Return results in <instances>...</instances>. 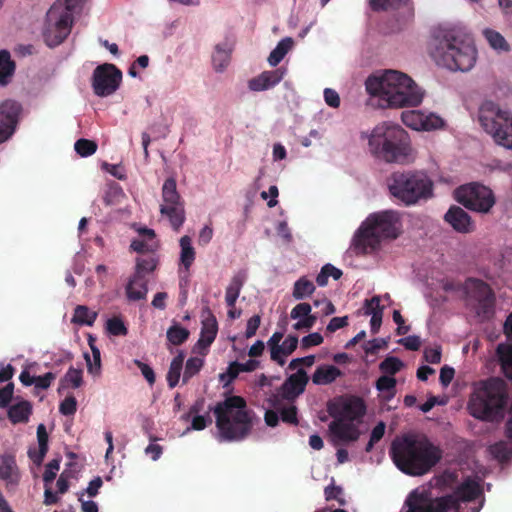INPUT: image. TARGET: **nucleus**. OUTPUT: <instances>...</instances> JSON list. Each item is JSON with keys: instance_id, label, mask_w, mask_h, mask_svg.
<instances>
[{"instance_id": "nucleus-57", "label": "nucleus", "mask_w": 512, "mask_h": 512, "mask_svg": "<svg viewBox=\"0 0 512 512\" xmlns=\"http://www.w3.org/2000/svg\"><path fill=\"white\" fill-rule=\"evenodd\" d=\"M323 343V337L320 333L314 332L307 336H304L301 340V347L308 349L312 346H318Z\"/></svg>"}, {"instance_id": "nucleus-48", "label": "nucleus", "mask_w": 512, "mask_h": 512, "mask_svg": "<svg viewBox=\"0 0 512 512\" xmlns=\"http://www.w3.org/2000/svg\"><path fill=\"white\" fill-rule=\"evenodd\" d=\"M403 367V362L397 357H387L379 365L383 373L394 375Z\"/></svg>"}, {"instance_id": "nucleus-34", "label": "nucleus", "mask_w": 512, "mask_h": 512, "mask_svg": "<svg viewBox=\"0 0 512 512\" xmlns=\"http://www.w3.org/2000/svg\"><path fill=\"white\" fill-rule=\"evenodd\" d=\"M15 71V63L7 50L0 51V85H7Z\"/></svg>"}, {"instance_id": "nucleus-6", "label": "nucleus", "mask_w": 512, "mask_h": 512, "mask_svg": "<svg viewBox=\"0 0 512 512\" xmlns=\"http://www.w3.org/2000/svg\"><path fill=\"white\" fill-rule=\"evenodd\" d=\"M507 399L505 382L491 377L473 384L467 408L474 418L492 422L503 417Z\"/></svg>"}, {"instance_id": "nucleus-9", "label": "nucleus", "mask_w": 512, "mask_h": 512, "mask_svg": "<svg viewBox=\"0 0 512 512\" xmlns=\"http://www.w3.org/2000/svg\"><path fill=\"white\" fill-rule=\"evenodd\" d=\"M390 195L405 206H413L433 196L434 183L423 171L393 172L387 179Z\"/></svg>"}, {"instance_id": "nucleus-7", "label": "nucleus", "mask_w": 512, "mask_h": 512, "mask_svg": "<svg viewBox=\"0 0 512 512\" xmlns=\"http://www.w3.org/2000/svg\"><path fill=\"white\" fill-rule=\"evenodd\" d=\"M402 223L399 212L386 210L373 213L362 223L353 238L357 253L375 250L382 239H395L401 233Z\"/></svg>"}, {"instance_id": "nucleus-29", "label": "nucleus", "mask_w": 512, "mask_h": 512, "mask_svg": "<svg viewBox=\"0 0 512 512\" xmlns=\"http://www.w3.org/2000/svg\"><path fill=\"white\" fill-rule=\"evenodd\" d=\"M342 375L340 369L333 365H321L312 375V382L316 385H328Z\"/></svg>"}, {"instance_id": "nucleus-28", "label": "nucleus", "mask_w": 512, "mask_h": 512, "mask_svg": "<svg viewBox=\"0 0 512 512\" xmlns=\"http://www.w3.org/2000/svg\"><path fill=\"white\" fill-rule=\"evenodd\" d=\"M247 274L245 271H238L233 275L229 285L226 288L225 302L229 308H234L240 295L241 289L246 282Z\"/></svg>"}, {"instance_id": "nucleus-8", "label": "nucleus", "mask_w": 512, "mask_h": 512, "mask_svg": "<svg viewBox=\"0 0 512 512\" xmlns=\"http://www.w3.org/2000/svg\"><path fill=\"white\" fill-rule=\"evenodd\" d=\"M476 54L475 46L455 35L453 31H446L438 36L431 53L438 66L461 72H467L474 67Z\"/></svg>"}, {"instance_id": "nucleus-60", "label": "nucleus", "mask_w": 512, "mask_h": 512, "mask_svg": "<svg viewBox=\"0 0 512 512\" xmlns=\"http://www.w3.org/2000/svg\"><path fill=\"white\" fill-rule=\"evenodd\" d=\"M398 343L403 345L407 350L417 351L421 346V339L419 336L410 335L405 338H401Z\"/></svg>"}, {"instance_id": "nucleus-21", "label": "nucleus", "mask_w": 512, "mask_h": 512, "mask_svg": "<svg viewBox=\"0 0 512 512\" xmlns=\"http://www.w3.org/2000/svg\"><path fill=\"white\" fill-rule=\"evenodd\" d=\"M202 317L203 320L200 338L198 339L196 346L199 348L201 353L206 354L207 349L214 342L217 336L218 323L209 307H205L203 309Z\"/></svg>"}, {"instance_id": "nucleus-43", "label": "nucleus", "mask_w": 512, "mask_h": 512, "mask_svg": "<svg viewBox=\"0 0 512 512\" xmlns=\"http://www.w3.org/2000/svg\"><path fill=\"white\" fill-rule=\"evenodd\" d=\"M283 336V332L276 331L267 342L270 349L271 359L277 362L280 366L285 364L284 358L280 356V342L283 339Z\"/></svg>"}, {"instance_id": "nucleus-10", "label": "nucleus", "mask_w": 512, "mask_h": 512, "mask_svg": "<svg viewBox=\"0 0 512 512\" xmlns=\"http://www.w3.org/2000/svg\"><path fill=\"white\" fill-rule=\"evenodd\" d=\"M84 0H56L46 14L43 37L49 47L61 44L70 34L73 12Z\"/></svg>"}, {"instance_id": "nucleus-26", "label": "nucleus", "mask_w": 512, "mask_h": 512, "mask_svg": "<svg viewBox=\"0 0 512 512\" xmlns=\"http://www.w3.org/2000/svg\"><path fill=\"white\" fill-rule=\"evenodd\" d=\"M284 77L281 69L264 71L248 82V87L252 91H264L275 87Z\"/></svg>"}, {"instance_id": "nucleus-52", "label": "nucleus", "mask_w": 512, "mask_h": 512, "mask_svg": "<svg viewBox=\"0 0 512 512\" xmlns=\"http://www.w3.org/2000/svg\"><path fill=\"white\" fill-rule=\"evenodd\" d=\"M298 345V337L295 335H288L283 343L280 345V356H288L292 354Z\"/></svg>"}, {"instance_id": "nucleus-16", "label": "nucleus", "mask_w": 512, "mask_h": 512, "mask_svg": "<svg viewBox=\"0 0 512 512\" xmlns=\"http://www.w3.org/2000/svg\"><path fill=\"white\" fill-rule=\"evenodd\" d=\"M14 395V384L9 382L0 389V408H7V417L13 424H26L29 422L33 407L28 400H19L10 405Z\"/></svg>"}, {"instance_id": "nucleus-5", "label": "nucleus", "mask_w": 512, "mask_h": 512, "mask_svg": "<svg viewBox=\"0 0 512 512\" xmlns=\"http://www.w3.org/2000/svg\"><path fill=\"white\" fill-rule=\"evenodd\" d=\"M216 418L219 436L224 441H241L253 427V412L247 409V403L241 396H229L218 402L212 409Z\"/></svg>"}, {"instance_id": "nucleus-63", "label": "nucleus", "mask_w": 512, "mask_h": 512, "mask_svg": "<svg viewBox=\"0 0 512 512\" xmlns=\"http://www.w3.org/2000/svg\"><path fill=\"white\" fill-rule=\"evenodd\" d=\"M324 99L326 104L332 108H338L340 106L339 94L331 88L324 90Z\"/></svg>"}, {"instance_id": "nucleus-47", "label": "nucleus", "mask_w": 512, "mask_h": 512, "mask_svg": "<svg viewBox=\"0 0 512 512\" xmlns=\"http://www.w3.org/2000/svg\"><path fill=\"white\" fill-rule=\"evenodd\" d=\"M74 148L80 156L88 157L96 152L97 144L95 141L81 138L75 142Z\"/></svg>"}, {"instance_id": "nucleus-42", "label": "nucleus", "mask_w": 512, "mask_h": 512, "mask_svg": "<svg viewBox=\"0 0 512 512\" xmlns=\"http://www.w3.org/2000/svg\"><path fill=\"white\" fill-rule=\"evenodd\" d=\"M158 265V259L154 254L148 257H140L136 260L135 274L145 276L152 273Z\"/></svg>"}, {"instance_id": "nucleus-58", "label": "nucleus", "mask_w": 512, "mask_h": 512, "mask_svg": "<svg viewBox=\"0 0 512 512\" xmlns=\"http://www.w3.org/2000/svg\"><path fill=\"white\" fill-rule=\"evenodd\" d=\"M211 423H212V419H211L209 413H207L206 415H195L192 418L191 428L193 430L200 431V430L205 429Z\"/></svg>"}, {"instance_id": "nucleus-37", "label": "nucleus", "mask_w": 512, "mask_h": 512, "mask_svg": "<svg viewBox=\"0 0 512 512\" xmlns=\"http://www.w3.org/2000/svg\"><path fill=\"white\" fill-rule=\"evenodd\" d=\"M315 289L314 283L306 276H302L294 283L292 296L296 300H302L311 296Z\"/></svg>"}, {"instance_id": "nucleus-17", "label": "nucleus", "mask_w": 512, "mask_h": 512, "mask_svg": "<svg viewBox=\"0 0 512 512\" xmlns=\"http://www.w3.org/2000/svg\"><path fill=\"white\" fill-rule=\"evenodd\" d=\"M328 412L334 419L354 422L355 420H360L365 415L366 405L362 398L350 396L339 403L329 404Z\"/></svg>"}, {"instance_id": "nucleus-41", "label": "nucleus", "mask_w": 512, "mask_h": 512, "mask_svg": "<svg viewBox=\"0 0 512 512\" xmlns=\"http://www.w3.org/2000/svg\"><path fill=\"white\" fill-rule=\"evenodd\" d=\"M484 36L486 40L488 41L489 45L495 49L500 50L504 52L510 51V45L504 38L502 34L499 32L493 30V29H486L484 31Z\"/></svg>"}, {"instance_id": "nucleus-24", "label": "nucleus", "mask_w": 512, "mask_h": 512, "mask_svg": "<svg viewBox=\"0 0 512 512\" xmlns=\"http://www.w3.org/2000/svg\"><path fill=\"white\" fill-rule=\"evenodd\" d=\"M139 238L133 239L130 248L137 253L155 254L160 244L153 229L141 227L137 229Z\"/></svg>"}, {"instance_id": "nucleus-62", "label": "nucleus", "mask_w": 512, "mask_h": 512, "mask_svg": "<svg viewBox=\"0 0 512 512\" xmlns=\"http://www.w3.org/2000/svg\"><path fill=\"white\" fill-rule=\"evenodd\" d=\"M365 314L371 315L370 320V326H371V333L376 334L378 333L381 323H382V316L383 312L382 309H378V311H365Z\"/></svg>"}, {"instance_id": "nucleus-11", "label": "nucleus", "mask_w": 512, "mask_h": 512, "mask_svg": "<svg viewBox=\"0 0 512 512\" xmlns=\"http://www.w3.org/2000/svg\"><path fill=\"white\" fill-rule=\"evenodd\" d=\"M478 118L497 145L512 150V112L502 110L492 101H485L479 108Z\"/></svg>"}, {"instance_id": "nucleus-35", "label": "nucleus", "mask_w": 512, "mask_h": 512, "mask_svg": "<svg viewBox=\"0 0 512 512\" xmlns=\"http://www.w3.org/2000/svg\"><path fill=\"white\" fill-rule=\"evenodd\" d=\"M48 438L49 437H48V433L46 431L45 425L44 424L38 425L37 440H38V444H39V451L37 453L29 451V456L33 460L34 463L40 464L43 461V459L48 451Z\"/></svg>"}, {"instance_id": "nucleus-22", "label": "nucleus", "mask_w": 512, "mask_h": 512, "mask_svg": "<svg viewBox=\"0 0 512 512\" xmlns=\"http://www.w3.org/2000/svg\"><path fill=\"white\" fill-rule=\"evenodd\" d=\"M444 221L453 230L461 234H469L475 230V223L471 216L461 207L452 205L444 215Z\"/></svg>"}, {"instance_id": "nucleus-61", "label": "nucleus", "mask_w": 512, "mask_h": 512, "mask_svg": "<svg viewBox=\"0 0 512 512\" xmlns=\"http://www.w3.org/2000/svg\"><path fill=\"white\" fill-rule=\"evenodd\" d=\"M135 365L140 369L142 375L147 380V382L150 385H153L155 383V373L153 369L146 363L140 361V360H134Z\"/></svg>"}, {"instance_id": "nucleus-45", "label": "nucleus", "mask_w": 512, "mask_h": 512, "mask_svg": "<svg viewBox=\"0 0 512 512\" xmlns=\"http://www.w3.org/2000/svg\"><path fill=\"white\" fill-rule=\"evenodd\" d=\"M188 337L189 330L180 325H173L167 330V339L173 345L183 344Z\"/></svg>"}, {"instance_id": "nucleus-54", "label": "nucleus", "mask_w": 512, "mask_h": 512, "mask_svg": "<svg viewBox=\"0 0 512 512\" xmlns=\"http://www.w3.org/2000/svg\"><path fill=\"white\" fill-rule=\"evenodd\" d=\"M240 372H241L240 363L237 361H234L229 364L226 373L220 374V380L221 381L226 380L227 384L231 383L232 381H234L237 378V376L239 375Z\"/></svg>"}, {"instance_id": "nucleus-19", "label": "nucleus", "mask_w": 512, "mask_h": 512, "mask_svg": "<svg viewBox=\"0 0 512 512\" xmlns=\"http://www.w3.org/2000/svg\"><path fill=\"white\" fill-rule=\"evenodd\" d=\"M308 381L309 377L306 371L302 368L298 369L297 372L291 374L284 381V383L277 390V393L273 395V406L277 405L279 398L288 401H294L305 391Z\"/></svg>"}, {"instance_id": "nucleus-51", "label": "nucleus", "mask_w": 512, "mask_h": 512, "mask_svg": "<svg viewBox=\"0 0 512 512\" xmlns=\"http://www.w3.org/2000/svg\"><path fill=\"white\" fill-rule=\"evenodd\" d=\"M77 411V400L73 395H68L59 405V412L64 416L74 415Z\"/></svg>"}, {"instance_id": "nucleus-59", "label": "nucleus", "mask_w": 512, "mask_h": 512, "mask_svg": "<svg viewBox=\"0 0 512 512\" xmlns=\"http://www.w3.org/2000/svg\"><path fill=\"white\" fill-rule=\"evenodd\" d=\"M396 386V379L390 376H380L376 381V388L379 391H391Z\"/></svg>"}, {"instance_id": "nucleus-30", "label": "nucleus", "mask_w": 512, "mask_h": 512, "mask_svg": "<svg viewBox=\"0 0 512 512\" xmlns=\"http://www.w3.org/2000/svg\"><path fill=\"white\" fill-rule=\"evenodd\" d=\"M232 48L227 43L217 44L212 55L214 69L222 72L229 64Z\"/></svg>"}, {"instance_id": "nucleus-18", "label": "nucleus", "mask_w": 512, "mask_h": 512, "mask_svg": "<svg viewBox=\"0 0 512 512\" xmlns=\"http://www.w3.org/2000/svg\"><path fill=\"white\" fill-rule=\"evenodd\" d=\"M21 113L22 105L15 100L7 99L0 104V144L14 134Z\"/></svg>"}, {"instance_id": "nucleus-38", "label": "nucleus", "mask_w": 512, "mask_h": 512, "mask_svg": "<svg viewBox=\"0 0 512 512\" xmlns=\"http://www.w3.org/2000/svg\"><path fill=\"white\" fill-rule=\"evenodd\" d=\"M293 46V40L290 37L282 39L277 46L272 50L268 57V62L271 66H277Z\"/></svg>"}, {"instance_id": "nucleus-23", "label": "nucleus", "mask_w": 512, "mask_h": 512, "mask_svg": "<svg viewBox=\"0 0 512 512\" xmlns=\"http://www.w3.org/2000/svg\"><path fill=\"white\" fill-rule=\"evenodd\" d=\"M0 479L5 482L8 492L14 491L20 481V473L15 457L9 454L0 455Z\"/></svg>"}, {"instance_id": "nucleus-2", "label": "nucleus", "mask_w": 512, "mask_h": 512, "mask_svg": "<svg viewBox=\"0 0 512 512\" xmlns=\"http://www.w3.org/2000/svg\"><path fill=\"white\" fill-rule=\"evenodd\" d=\"M366 90L370 95L379 97L383 108L416 107L424 97V90L412 78L396 70H388L379 77H369Z\"/></svg>"}, {"instance_id": "nucleus-3", "label": "nucleus", "mask_w": 512, "mask_h": 512, "mask_svg": "<svg viewBox=\"0 0 512 512\" xmlns=\"http://www.w3.org/2000/svg\"><path fill=\"white\" fill-rule=\"evenodd\" d=\"M390 455L400 471L411 476H421L441 460L442 451L426 437L404 435L392 442Z\"/></svg>"}, {"instance_id": "nucleus-64", "label": "nucleus", "mask_w": 512, "mask_h": 512, "mask_svg": "<svg viewBox=\"0 0 512 512\" xmlns=\"http://www.w3.org/2000/svg\"><path fill=\"white\" fill-rule=\"evenodd\" d=\"M260 323H261V317L259 315H254L247 321V326H246V331H245L246 338H251L256 334V332L260 326Z\"/></svg>"}, {"instance_id": "nucleus-13", "label": "nucleus", "mask_w": 512, "mask_h": 512, "mask_svg": "<svg viewBox=\"0 0 512 512\" xmlns=\"http://www.w3.org/2000/svg\"><path fill=\"white\" fill-rule=\"evenodd\" d=\"M162 199L164 203L160 206V212L168 217L173 229L178 231L185 221V211L174 178L165 180L162 186Z\"/></svg>"}, {"instance_id": "nucleus-33", "label": "nucleus", "mask_w": 512, "mask_h": 512, "mask_svg": "<svg viewBox=\"0 0 512 512\" xmlns=\"http://www.w3.org/2000/svg\"><path fill=\"white\" fill-rule=\"evenodd\" d=\"M185 355L184 352L180 351L178 355H176L171 363L168 370V373L166 375L167 384L169 388L173 389L177 386L179 383L180 377H181V371L183 369V363H184Z\"/></svg>"}, {"instance_id": "nucleus-32", "label": "nucleus", "mask_w": 512, "mask_h": 512, "mask_svg": "<svg viewBox=\"0 0 512 512\" xmlns=\"http://www.w3.org/2000/svg\"><path fill=\"white\" fill-rule=\"evenodd\" d=\"M98 313L86 305H77L74 308L71 322L81 326H92L96 321Z\"/></svg>"}, {"instance_id": "nucleus-31", "label": "nucleus", "mask_w": 512, "mask_h": 512, "mask_svg": "<svg viewBox=\"0 0 512 512\" xmlns=\"http://www.w3.org/2000/svg\"><path fill=\"white\" fill-rule=\"evenodd\" d=\"M496 354L504 375L512 380V344H499L496 349Z\"/></svg>"}, {"instance_id": "nucleus-12", "label": "nucleus", "mask_w": 512, "mask_h": 512, "mask_svg": "<svg viewBox=\"0 0 512 512\" xmlns=\"http://www.w3.org/2000/svg\"><path fill=\"white\" fill-rule=\"evenodd\" d=\"M455 200L468 210L487 214L496 203L493 191L480 183L461 185L454 192Z\"/></svg>"}, {"instance_id": "nucleus-40", "label": "nucleus", "mask_w": 512, "mask_h": 512, "mask_svg": "<svg viewBox=\"0 0 512 512\" xmlns=\"http://www.w3.org/2000/svg\"><path fill=\"white\" fill-rule=\"evenodd\" d=\"M83 384L82 370L70 367L64 377L60 381V392L62 388L71 386L72 388H79Z\"/></svg>"}, {"instance_id": "nucleus-14", "label": "nucleus", "mask_w": 512, "mask_h": 512, "mask_svg": "<svg viewBox=\"0 0 512 512\" xmlns=\"http://www.w3.org/2000/svg\"><path fill=\"white\" fill-rule=\"evenodd\" d=\"M466 294L477 302L476 313L483 319L494 314L495 295L491 287L480 279L470 278L465 284Z\"/></svg>"}, {"instance_id": "nucleus-15", "label": "nucleus", "mask_w": 512, "mask_h": 512, "mask_svg": "<svg viewBox=\"0 0 512 512\" xmlns=\"http://www.w3.org/2000/svg\"><path fill=\"white\" fill-rule=\"evenodd\" d=\"M121 81L122 72L120 69L114 64H101L93 72V91L99 97L109 96L119 88Z\"/></svg>"}, {"instance_id": "nucleus-4", "label": "nucleus", "mask_w": 512, "mask_h": 512, "mask_svg": "<svg viewBox=\"0 0 512 512\" xmlns=\"http://www.w3.org/2000/svg\"><path fill=\"white\" fill-rule=\"evenodd\" d=\"M368 146L374 157L386 163L407 164L414 159L408 133L390 122H382L373 128Z\"/></svg>"}, {"instance_id": "nucleus-56", "label": "nucleus", "mask_w": 512, "mask_h": 512, "mask_svg": "<svg viewBox=\"0 0 512 512\" xmlns=\"http://www.w3.org/2000/svg\"><path fill=\"white\" fill-rule=\"evenodd\" d=\"M56 374L53 372H47L42 376H35L34 385L36 388L46 390L51 386V383L55 380Z\"/></svg>"}, {"instance_id": "nucleus-20", "label": "nucleus", "mask_w": 512, "mask_h": 512, "mask_svg": "<svg viewBox=\"0 0 512 512\" xmlns=\"http://www.w3.org/2000/svg\"><path fill=\"white\" fill-rule=\"evenodd\" d=\"M401 120L407 126L414 130L430 131L441 128L444 121L434 113L425 114L420 110H407L401 113Z\"/></svg>"}, {"instance_id": "nucleus-55", "label": "nucleus", "mask_w": 512, "mask_h": 512, "mask_svg": "<svg viewBox=\"0 0 512 512\" xmlns=\"http://www.w3.org/2000/svg\"><path fill=\"white\" fill-rule=\"evenodd\" d=\"M280 415L283 422L293 425L298 424L296 406L291 405L289 407L282 408L280 411Z\"/></svg>"}, {"instance_id": "nucleus-49", "label": "nucleus", "mask_w": 512, "mask_h": 512, "mask_svg": "<svg viewBox=\"0 0 512 512\" xmlns=\"http://www.w3.org/2000/svg\"><path fill=\"white\" fill-rule=\"evenodd\" d=\"M60 458L52 459L45 467V471L43 473V481L45 486H48L53 482L56 478L57 472L60 469Z\"/></svg>"}, {"instance_id": "nucleus-50", "label": "nucleus", "mask_w": 512, "mask_h": 512, "mask_svg": "<svg viewBox=\"0 0 512 512\" xmlns=\"http://www.w3.org/2000/svg\"><path fill=\"white\" fill-rule=\"evenodd\" d=\"M91 351H92L94 363L91 362L89 354L85 353L84 356H85V359L87 362L88 371L91 374H97L100 371V367H101L100 350L96 347V345H91Z\"/></svg>"}, {"instance_id": "nucleus-25", "label": "nucleus", "mask_w": 512, "mask_h": 512, "mask_svg": "<svg viewBox=\"0 0 512 512\" xmlns=\"http://www.w3.org/2000/svg\"><path fill=\"white\" fill-rule=\"evenodd\" d=\"M331 434L342 442H350L358 440L360 431L352 421H344L342 419H334L329 424Z\"/></svg>"}, {"instance_id": "nucleus-39", "label": "nucleus", "mask_w": 512, "mask_h": 512, "mask_svg": "<svg viewBox=\"0 0 512 512\" xmlns=\"http://www.w3.org/2000/svg\"><path fill=\"white\" fill-rule=\"evenodd\" d=\"M492 456L499 462H507L512 458V444L506 441H499L489 447Z\"/></svg>"}, {"instance_id": "nucleus-27", "label": "nucleus", "mask_w": 512, "mask_h": 512, "mask_svg": "<svg viewBox=\"0 0 512 512\" xmlns=\"http://www.w3.org/2000/svg\"><path fill=\"white\" fill-rule=\"evenodd\" d=\"M148 293V279L139 274H133L126 285V296L131 301L146 299Z\"/></svg>"}, {"instance_id": "nucleus-44", "label": "nucleus", "mask_w": 512, "mask_h": 512, "mask_svg": "<svg viewBox=\"0 0 512 512\" xmlns=\"http://www.w3.org/2000/svg\"><path fill=\"white\" fill-rule=\"evenodd\" d=\"M204 365V360L198 357H191L186 361L182 383L187 384L189 380L198 374Z\"/></svg>"}, {"instance_id": "nucleus-36", "label": "nucleus", "mask_w": 512, "mask_h": 512, "mask_svg": "<svg viewBox=\"0 0 512 512\" xmlns=\"http://www.w3.org/2000/svg\"><path fill=\"white\" fill-rule=\"evenodd\" d=\"M180 263L184 266L186 271H189L195 260V250L192 246V240L189 236L185 235L180 239Z\"/></svg>"}, {"instance_id": "nucleus-53", "label": "nucleus", "mask_w": 512, "mask_h": 512, "mask_svg": "<svg viewBox=\"0 0 512 512\" xmlns=\"http://www.w3.org/2000/svg\"><path fill=\"white\" fill-rule=\"evenodd\" d=\"M308 316H315L311 314V305L306 302H301L297 304L290 313V317L292 319H301Z\"/></svg>"}, {"instance_id": "nucleus-1", "label": "nucleus", "mask_w": 512, "mask_h": 512, "mask_svg": "<svg viewBox=\"0 0 512 512\" xmlns=\"http://www.w3.org/2000/svg\"><path fill=\"white\" fill-rule=\"evenodd\" d=\"M483 488L479 480L465 478L451 494L431 497L415 489L405 500L406 512H480L484 504Z\"/></svg>"}, {"instance_id": "nucleus-46", "label": "nucleus", "mask_w": 512, "mask_h": 512, "mask_svg": "<svg viewBox=\"0 0 512 512\" xmlns=\"http://www.w3.org/2000/svg\"><path fill=\"white\" fill-rule=\"evenodd\" d=\"M106 329L109 334L113 336H126L128 329L123 320L119 317H112L106 322Z\"/></svg>"}]
</instances>
